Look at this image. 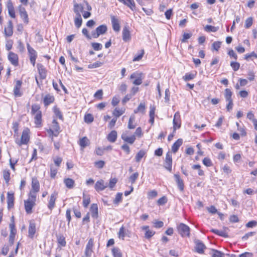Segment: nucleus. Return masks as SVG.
<instances>
[{
  "label": "nucleus",
  "mask_w": 257,
  "mask_h": 257,
  "mask_svg": "<svg viewBox=\"0 0 257 257\" xmlns=\"http://www.w3.org/2000/svg\"><path fill=\"white\" fill-rule=\"evenodd\" d=\"M4 178L6 182L8 183L10 179V173L9 170H4L3 172Z\"/></svg>",
  "instance_id": "3c124183"
},
{
  "label": "nucleus",
  "mask_w": 257,
  "mask_h": 257,
  "mask_svg": "<svg viewBox=\"0 0 257 257\" xmlns=\"http://www.w3.org/2000/svg\"><path fill=\"white\" fill-rule=\"evenodd\" d=\"M42 112L40 110L39 105L34 104L32 105L31 113L33 115L36 113Z\"/></svg>",
  "instance_id": "e433bc0d"
},
{
  "label": "nucleus",
  "mask_w": 257,
  "mask_h": 257,
  "mask_svg": "<svg viewBox=\"0 0 257 257\" xmlns=\"http://www.w3.org/2000/svg\"><path fill=\"white\" fill-rule=\"evenodd\" d=\"M9 227L10 229V234H16L17 232V230L15 228V223H10L9 224Z\"/></svg>",
  "instance_id": "774afa93"
},
{
  "label": "nucleus",
  "mask_w": 257,
  "mask_h": 257,
  "mask_svg": "<svg viewBox=\"0 0 257 257\" xmlns=\"http://www.w3.org/2000/svg\"><path fill=\"white\" fill-rule=\"evenodd\" d=\"M174 177L175 179V181L177 184L178 187L181 191H183L184 190V182L182 179H181L180 176L178 174H175Z\"/></svg>",
  "instance_id": "aec40b11"
},
{
  "label": "nucleus",
  "mask_w": 257,
  "mask_h": 257,
  "mask_svg": "<svg viewBox=\"0 0 257 257\" xmlns=\"http://www.w3.org/2000/svg\"><path fill=\"white\" fill-rule=\"evenodd\" d=\"M93 246V240L92 238L89 239L86 245L85 253L87 256H91L92 255V247Z\"/></svg>",
  "instance_id": "4468645a"
},
{
  "label": "nucleus",
  "mask_w": 257,
  "mask_h": 257,
  "mask_svg": "<svg viewBox=\"0 0 257 257\" xmlns=\"http://www.w3.org/2000/svg\"><path fill=\"white\" fill-rule=\"evenodd\" d=\"M8 59L11 62V64L14 66L18 65V56L17 54L11 52L8 55Z\"/></svg>",
  "instance_id": "dca6fc26"
},
{
  "label": "nucleus",
  "mask_w": 257,
  "mask_h": 257,
  "mask_svg": "<svg viewBox=\"0 0 257 257\" xmlns=\"http://www.w3.org/2000/svg\"><path fill=\"white\" fill-rule=\"evenodd\" d=\"M17 49L19 50V51L22 53L24 52L25 48L24 44L21 41H19L18 42V46Z\"/></svg>",
  "instance_id": "69168bd1"
},
{
  "label": "nucleus",
  "mask_w": 257,
  "mask_h": 257,
  "mask_svg": "<svg viewBox=\"0 0 257 257\" xmlns=\"http://www.w3.org/2000/svg\"><path fill=\"white\" fill-rule=\"evenodd\" d=\"M172 159L171 153L168 152L165 158V168L171 171L172 170Z\"/></svg>",
  "instance_id": "ddd939ff"
},
{
  "label": "nucleus",
  "mask_w": 257,
  "mask_h": 257,
  "mask_svg": "<svg viewBox=\"0 0 257 257\" xmlns=\"http://www.w3.org/2000/svg\"><path fill=\"white\" fill-rule=\"evenodd\" d=\"M14 193L8 192L7 194V203L9 208H12L14 206Z\"/></svg>",
  "instance_id": "b1692460"
},
{
  "label": "nucleus",
  "mask_w": 257,
  "mask_h": 257,
  "mask_svg": "<svg viewBox=\"0 0 257 257\" xmlns=\"http://www.w3.org/2000/svg\"><path fill=\"white\" fill-rule=\"evenodd\" d=\"M36 224L33 222H30L29 223L28 236L29 237L33 238L36 232Z\"/></svg>",
  "instance_id": "6ab92c4d"
},
{
  "label": "nucleus",
  "mask_w": 257,
  "mask_h": 257,
  "mask_svg": "<svg viewBox=\"0 0 257 257\" xmlns=\"http://www.w3.org/2000/svg\"><path fill=\"white\" fill-rule=\"evenodd\" d=\"M92 46L93 49L95 51H98L102 49V46L101 44L98 43H92Z\"/></svg>",
  "instance_id": "0e129e2a"
},
{
  "label": "nucleus",
  "mask_w": 257,
  "mask_h": 257,
  "mask_svg": "<svg viewBox=\"0 0 257 257\" xmlns=\"http://www.w3.org/2000/svg\"><path fill=\"white\" fill-rule=\"evenodd\" d=\"M131 37L128 28L127 26H125L122 30V40L124 42H128L131 40Z\"/></svg>",
  "instance_id": "a211bd4d"
},
{
  "label": "nucleus",
  "mask_w": 257,
  "mask_h": 257,
  "mask_svg": "<svg viewBox=\"0 0 257 257\" xmlns=\"http://www.w3.org/2000/svg\"><path fill=\"white\" fill-rule=\"evenodd\" d=\"M146 153L143 150L140 151L136 156V161L137 162H139L142 158L145 156Z\"/></svg>",
  "instance_id": "37998d69"
},
{
  "label": "nucleus",
  "mask_w": 257,
  "mask_h": 257,
  "mask_svg": "<svg viewBox=\"0 0 257 257\" xmlns=\"http://www.w3.org/2000/svg\"><path fill=\"white\" fill-rule=\"evenodd\" d=\"M84 7L81 4L75 3L74 4L73 11L76 15V16H81V13L83 12Z\"/></svg>",
  "instance_id": "412c9836"
},
{
  "label": "nucleus",
  "mask_w": 257,
  "mask_h": 257,
  "mask_svg": "<svg viewBox=\"0 0 257 257\" xmlns=\"http://www.w3.org/2000/svg\"><path fill=\"white\" fill-rule=\"evenodd\" d=\"M252 21H253V20L251 17L248 18L245 20L244 27L247 29L250 27L251 26V25H252Z\"/></svg>",
  "instance_id": "5fc2aeb1"
},
{
  "label": "nucleus",
  "mask_w": 257,
  "mask_h": 257,
  "mask_svg": "<svg viewBox=\"0 0 257 257\" xmlns=\"http://www.w3.org/2000/svg\"><path fill=\"white\" fill-rule=\"evenodd\" d=\"M129 134L130 132L128 131H125L122 133L121 138L124 142L130 144H133L136 139L135 135H132L129 137Z\"/></svg>",
  "instance_id": "0eeeda50"
},
{
  "label": "nucleus",
  "mask_w": 257,
  "mask_h": 257,
  "mask_svg": "<svg viewBox=\"0 0 257 257\" xmlns=\"http://www.w3.org/2000/svg\"><path fill=\"white\" fill-rule=\"evenodd\" d=\"M232 94V93L229 89H228V88L225 89V92H224V96H225V98L227 101L232 100V99L231 98Z\"/></svg>",
  "instance_id": "4c0bfd02"
},
{
  "label": "nucleus",
  "mask_w": 257,
  "mask_h": 257,
  "mask_svg": "<svg viewBox=\"0 0 257 257\" xmlns=\"http://www.w3.org/2000/svg\"><path fill=\"white\" fill-rule=\"evenodd\" d=\"M204 30L206 32H215L218 30V27H216L214 26H212L211 25H206L204 27Z\"/></svg>",
  "instance_id": "c03bdc74"
},
{
  "label": "nucleus",
  "mask_w": 257,
  "mask_h": 257,
  "mask_svg": "<svg viewBox=\"0 0 257 257\" xmlns=\"http://www.w3.org/2000/svg\"><path fill=\"white\" fill-rule=\"evenodd\" d=\"M139 177V173L138 172H136L132 174L130 177H129V181L131 182V184H133L135 183L136 180Z\"/></svg>",
  "instance_id": "de8ad7c7"
},
{
  "label": "nucleus",
  "mask_w": 257,
  "mask_h": 257,
  "mask_svg": "<svg viewBox=\"0 0 257 257\" xmlns=\"http://www.w3.org/2000/svg\"><path fill=\"white\" fill-rule=\"evenodd\" d=\"M107 28L106 25H101L98 27L95 31L91 32L92 37L97 38L100 35L104 34L107 31Z\"/></svg>",
  "instance_id": "7ed1b4c3"
},
{
  "label": "nucleus",
  "mask_w": 257,
  "mask_h": 257,
  "mask_svg": "<svg viewBox=\"0 0 257 257\" xmlns=\"http://www.w3.org/2000/svg\"><path fill=\"white\" fill-rule=\"evenodd\" d=\"M47 132L49 134L50 137L51 138L52 141H53V137H57L60 133V132H57L53 130L52 129H49L47 131Z\"/></svg>",
  "instance_id": "a18cd8bd"
},
{
  "label": "nucleus",
  "mask_w": 257,
  "mask_h": 257,
  "mask_svg": "<svg viewBox=\"0 0 257 257\" xmlns=\"http://www.w3.org/2000/svg\"><path fill=\"white\" fill-rule=\"evenodd\" d=\"M107 140L111 143L115 142L117 139V132L115 131H112L107 136Z\"/></svg>",
  "instance_id": "2f4dec72"
},
{
  "label": "nucleus",
  "mask_w": 257,
  "mask_h": 257,
  "mask_svg": "<svg viewBox=\"0 0 257 257\" xmlns=\"http://www.w3.org/2000/svg\"><path fill=\"white\" fill-rule=\"evenodd\" d=\"M130 79H135L133 83L136 85H140L142 83V73H133L130 76Z\"/></svg>",
  "instance_id": "6e6552de"
},
{
  "label": "nucleus",
  "mask_w": 257,
  "mask_h": 257,
  "mask_svg": "<svg viewBox=\"0 0 257 257\" xmlns=\"http://www.w3.org/2000/svg\"><path fill=\"white\" fill-rule=\"evenodd\" d=\"M22 82L21 80H17L16 82V85L14 89V93L15 96L20 97L22 95V93L20 91Z\"/></svg>",
  "instance_id": "f3484780"
},
{
  "label": "nucleus",
  "mask_w": 257,
  "mask_h": 257,
  "mask_svg": "<svg viewBox=\"0 0 257 257\" xmlns=\"http://www.w3.org/2000/svg\"><path fill=\"white\" fill-rule=\"evenodd\" d=\"M135 121V115H131L130 117L128 123V128L129 129H134L136 127V124H134V122Z\"/></svg>",
  "instance_id": "c9c22d12"
},
{
  "label": "nucleus",
  "mask_w": 257,
  "mask_h": 257,
  "mask_svg": "<svg viewBox=\"0 0 257 257\" xmlns=\"http://www.w3.org/2000/svg\"><path fill=\"white\" fill-rule=\"evenodd\" d=\"M122 193H118L115 196V199L113 200V203L115 204H118L121 201L122 199Z\"/></svg>",
  "instance_id": "13d9d810"
},
{
  "label": "nucleus",
  "mask_w": 257,
  "mask_h": 257,
  "mask_svg": "<svg viewBox=\"0 0 257 257\" xmlns=\"http://www.w3.org/2000/svg\"><path fill=\"white\" fill-rule=\"evenodd\" d=\"M37 68L41 78L42 79H45L46 77V71L44 66L41 64H38Z\"/></svg>",
  "instance_id": "5701e85b"
},
{
  "label": "nucleus",
  "mask_w": 257,
  "mask_h": 257,
  "mask_svg": "<svg viewBox=\"0 0 257 257\" xmlns=\"http://www.w3.org/2000/svg\"><path fill=\"white\" fill-rule=\"evenodd\" d=\"M50 176L52 178H55L58 171V168L54 167L53 165H50Z\"/></svg>",
  "instance_id": "58836bf2"
},
{
  "label": "nucleus",
  "mask_w": 257,
  "mask_h": 257,
  "mask_svg": "<svg viewBox=\"0 0 257 257\" xmlns=\"http://www.w3.org/2000/svg\"><path fill=\"white\" fill-rule=\"evenodd\" d=\"M195 247L194 249L195 251L199 253H202L204 251V249L206 248L204 243L199 240H195Z\"/></svg>",
  "instance_id": "9b49d317"
},
{
  "label": "nucleus",
  "mask_w": 257,
  "mask_h": 257,
  "mask_svg": "<svg viewBox=\"0 0 257 257\" xmlns=\"http://www.w3.org/2000/svg\"><path fill=\"white\" fill-rule=\"evenodd\" d=\"M34 116L35 123L37 126H39L42 123V112L33 114Z\"/></svg>",
  "instance_id": "72a5a7b5"
},
{
  "label": "nucleus",
  "mask_w": 257,
  "mask_h": 257,
  "mask_svg": "<svg viewBox=\"0 0 257 257\" xmlns=\"http://www.w3.org/2000/svg\"><path fill=\"white\" fill-rule=\"evenodd\" d=\"M228 229L227 228H224L223 230H218V229H212L211 230V231L213 232L214 233L217 234L220 236L222 237H227L228 236L227 232L226 230Z\"/></svg>",
  "instance_id": "bb28decb"
},
{
  "label": "nucleus",
  "mask_w": 257,
  "mask_h": 257,
  "mask_svg": "<svg viewBox=\"0 0 257 257\" xmlns=\"http://www.w3.org/2000/svg\"><path fill=\"white\" fill-rule=\"evenodd\" d=\"M82 23V19L81 18V16H77L74 19V24L75 26L79 28L81 27Z\"/></svg>",
  "instance_id": "a19ab883"
},
{
  "label": "nucleus",
  "mask_w": 257,
  "mask_h": 257,
  "mask_svg": "<svg viewBox=\"0 0 257 257\" xmlns=\"http://www.w3.org/2000/svg\"><path fill=\"white\" fill-rule=\"evenodd\" d=\"M58 242L62 246L66 245L65 238L63 235H59L57 237Z\"/></svg>",
  "instance_id": "09e8293b"
},
{
  "label": "nucleus",
  "mask_w": 257,
  "mask_h": 257,
  "mask_svg": "<svg viewBox=\"0 0 257 257\" xmlns=\"http://www.w3.org/2000/svg\"><path fill=\"white\" fill-rule=\"evenodd\" d=\"M54 97L53 96L48 94L45 95V96L44 98L43 102L45 106H48L50 104L53 103L54 101Z\"/></svg>",
  "instance_id": "cd10ccee"
},
{
  "label": "nucleus",
  "mask_w": 257,
  "mask_h": 257,
  "mask_svg": "<svg viewBox=\"0 0 257 257\" xmlns=\"http://www.w3.org/2000/svg\"><path fill=\"white\" fill-rule=\"evenodd\" d=\"M40 190V184L38 180L36 178H32V190L29 194L32 193H35L37 195V192H39Z\"/></svg>",
  "instance_id": "f8f14e48"
},
{
  "label": "nucleus",
  "mask_w": 257,
  "mask_h": 257,
  "mask_svg": "<svg viewBox=\"0 0 257 257\" xmlns=\"http://www.w3.org/2000/svg\"><path fill=\"white\" fill-rule=\"evenodd\" d=\"M195 75L192 73H186L183 77V79L186 81H189L194 78Z\"/></svg>",
  "instance_id": "8fccbe9b"
},
{
  "label": "nucleus",
  "mask_w": 257,
  "mask_h": 257,
  "mask_svg": "<svg viewBox=\"0 0 257 257\" xmlns=\"http://www.w3.org/2000/svg\"><path fill=\"white\" fill-rule=\"evenodd\" d=\"M13 24L11 21H9L7 27L5 29V34L6 36L10 37L13 35Z\"/></svg>",
  "instance_id": "4be33fe9"
},
{
  "label": "nucleus",
  "mask_w": 257,
  "mask_h": 257,
  "mask_svg": "<svg viewBox=\"0 0 257 257\" xmlns=\"http://www.w3.org/2000/svg\"><path fill=\"white\" fill-rule=\"evenodd\" d=\"M85 121L87 123H91L93 121V117L91 114H87L84 117Z\"/></svg>",
  "instance_id": "052dcab7"
},
{
  "label": "nucleus",
  "mask_w": 257,
  "mask_h": 257,
  "mask_svg": "<svg viewBox=\"0 0 257 257\" xmlns=\"http://www.w3.org/2000/svg\"><path fill=\"white\" fill-rule=\"evenodd\" d=\"M110 18L113 30L117 32H119L120 28L119 20L114 16H111Z\"/></svg>",
  "instance_id": "2eb2a0df"
},
{
  "label": "nucleus",
  "mask_w": 257,
  "mask_h": 257,
  "mask_svg": "<svg viewBox=\"0 0 257 257\" xmlns=\"http://www.w3.org/2000/svg\"><path fill=\"white\" fill-rule=\"evenodd\" d=\"M144 54V51L143 50H142L141 51V53L139 54H138V55L136 56L134 58L133 61L134 62L140 61V60L142 59V57H143Z\"/></svg>",
  "instance_id": "680f3d73"
},
{
  "label": "nucleus",
  "mask_w": 257,
  "mask_h": 257,
  "mask_svg": "<svg viewBox=\"0 0 257 257\" xmlns=\"http://www.w3.org/2000/svg\"><path fill=\"white\" fill-rule=\"evenodd\" d=\"M142 229L145 231V237L147 238H151L155 234V232L153 230L149 229V226H143Z\"/></svg>",
  "instance_id": "c756f323"
},
{
  "label": "nucleus",
  "mask_w": 257,
  "mask_h": 257,
  "mask_svg": "<svg viewBox=\"0 0 257 257\" xmlns=\"http://www.w3.org/2000/svg\"><path fill=\"white\" fill-rule=\"evenodd\" d=\"M230 66L234 71H237L239 68L240 64L236 62H231Z\"/></svg>",
  "instance_id": "e2e57ef3"
},
{
  "label": "nucleus",
  "mask_w": 257,
  "mask_h": 257,
  "mask_svg": "<svg viewBox=\"0 0 257 257\" xmlns=\"http://www.w3.org/2000/svg\"><path fill=\"white\" fill-rule=\"evenodd\" d=\"M37 195L35 193L29 194V198L24 201L25 208L27 213L30 214L32 212V208L35 205Z\"/></svg>",
  "instance_id": "f257e3e1"
},
{
  "label": "nucleus",
  "mask_w": 257,
  "mask_h": 257,
  "mask_svg": "<svg viewBox=\"0 0 257 257\" xmlns=\"http://www.w3.org/2000/svg\"><path fill=\"white\" fill-rule=\"evenodd\" d=\"M173 127L174 130L176 128H179L180 127L181 124L179 120V115L178 112H176L173 119Z\"/></svg>",
  "instance_id": "c85d7f7f"
},
{
  "label": "nucleus",
  "mask_w": 257,
  "mask_h": 257,
  "mask_svg": "<svg viewBox=\"0 0 257 257\" xmlns=\"http://www.w3.org/2000/svg\"><path fill=\"white\" fill-rule=\"evenodd\" d=\"M202 162L203 164L206 167H210L212 166V163L211 160L207 157L204 158V159L202 161Z\"/></svg>",
  "instance_id": "6e6d98bb"
},
{
  "label": "nucleus",
  "mask_w": 257,
  "mask_h": 257,
  "mask_svg": "<svg viewBox=\"0 0 257 257\" xmlns=\"http://www.w3.org/2000/svg\"><path fill=\"white\" fill-rule=\"evenodd\" d=\"M105 164V162L103 161H98L94 163V165L96 167L99 169L102 168Z\"/></svg>",
  "instance_id": "338daca9"
},
{
  "label": "nucleus",
  "mask_w": 257,
  "mask_h": 257,
  "mask_svg": "<svg viewBox=\"0 0 257 257\" xmlns=\"http://www.w3.org/2000/svg\"><path fill=\"white\" fill-rule=\"evenodd\" d=\"M27 47L29 53V55L30 57V60L32 64L33 65V66L35 65V62L36 58L37 57V54L36 51L31 47L30 44L29 43H27Z\"/></svg>",
  "instance_id": "20e7f679"
},
{
  "label": "nucleus",
  "mask_w": 257,
  "mask_h": 257,
  "mask_svg": "<svg viewBox=\"0 0 257 257\" xmlns=\"http://www.w3.org/2000/svg\"><path fill=\"white\" fill-rule=\"evenodd\" d=\"M58 193L54 191L53 192L50 196V199L48 204V208L52 210L55 205V201L57 198Z\"/></svg>",
  "instance_id": "1a4fd4ad"
},
{
  "label": "nucleus",
  "mask_w": 257,
  "mask_h": 257,
  "mask_svg": "<svg viewBox=\"0 0 257 257\" xmlns=\"http://www.w3.org/2000/svg\"><path fill=\"white\" fill-rule=\"evenodd\" d=\"M209 254L211 255L212 257H222L224 256H230V257H236V255L235 254L230 255L229 253L213 249H209Z\"/></svg>",
  "instance_id": "39448f33"
},
{
  "label": "nucleus",
  "mask_w": 257,
  "mask_h": 257,
  "mask_svg": "<svg viewBox=\"0 0 257 257\" xmlns=\"http://www.w3.org/2000/svg\"><path fill=\"white\" fill-rule=\"evenodd\" d=\"M8 9L9 11V14L10 16L14 18L15 17V12L14 10V8L13 6L12 3L11 2H9L8 4Z\"/></svg>",
  "instance_id": "f704fd0d"
},
{
  "label": "nucleus",
  "mask_w": 257,
  "mask_h": 257,
  "mask_svg": "<svg viewBox=\"0 0 257 257\" xmlns=\"http://www.w3.org/2000/svg\"><path fill=\"white\" fill-rule=\"evenodd\" d=\"M64 183L66 186L69 189H72L75 185V181L71 178H66L64 180Z\"/></svg>",
  "instance_id": "473e14b6"
},
{
  "label": "nucleus",
  "mask_w": 257,
  "mask_h": 257,
  "mask_svg": "<svg viewBox=\"0 0 257 257\" xmlns=\"http://www.w3.org/2000/svg\"><path fill=\"white\" fill-rule=\"evenodd\" d=\"M108 186L107 183L105 182L104 180L101 179L98 180L94 186L95 190L99 192L100 191L104 190Z\"/></svg>",
  "instance_id": "9d476101"
},
{
  "label": "nucleus",
  "mask_w": 257,
  "mask_h": 257,
  "mask_svg": "<svg viewBox=\"0 0 257 257\" xmlns=\"http://www.w3.org/2000/svg\"><path fill=\"white\" fill-rule=\"evenodd\" d=\"M90 211L93 218H96L98 217V206L96 204L93 203L91 205Z\"/></svg>",
  "instance_id": "a878e982"
},
{
  "label": "nucleus",
  "mask_w": 257,
  "mask_h": 257,
  "mask_svg": "<svg viewBox=\"0 0 257 257\" xmlns=\"http://www.w3.org/2000/svg\"><path fill=\"white\" fill-rule=\"evenodd\" d=\"M126 4L125 5L127 6L132 10H134V8L135 7V3L134 0H126Z\"/></svg>",
  "instance_id": "bf43d9fd"
},
{
  "label": "nucleus",
  "mask_w": 257,
  "mask_h": 257,
  "mask_svg": "<svg viewBox=\"0 0 257 257\" xmlns=\"http://www.w3.org/2000/svg\"><path fill=\"white\" fill-rule=\"evenodd\" d=\"M145 110V103H141L138 106V108L134 110V113H137L139 112L144 113Z\"/></svg>",
  "instance_id": "79ce46f5"
},
{
  "label": "nucleus",
  "mask_w": 257,
  "mask_h": 257,
  "mask_svg": "<svg viewBox=\"0 0 257 257\" xmlns=\"http://www.w3.org/2000/svg\"><path fill=\"white\" fill-rule=\"evenodd\" d=\"M124 109H119L116 107L115 108L112 113L113 115H114L116 117H118L124 112Z\"/></svg>",
  "instance_id": "ea45409f"
},
{
  "label": "nucleus",
  "mask_w": 257,
  "mask_h": 257,
  "mask_svg": "<svg viewBox=\"0 0 257 257\" xmlns=\"http://www.w3.org/2000/svg\"><path fill=\"white\" fill-rule=\"evenodd\" d=\"M112 251L114 257H121L122 256L120 250L117 248H114Z\"/></svg>",
  "instance_id": "864d4df0"
},
{
  "label": "nucleus",
  "mask_w": 257,
  "mask_h": 257,
  "mask_svg": "<svg viewBox=\"0 0 257 257\" xmlns=\"http://www.w3.org/2000/svg\"><path fill=\"white\" fill-rule=\"evenodd\" d=\"M178 230L179 233L182 236H189L190 234L189 227L183 223H180L178 226Z\"/></svg>",
  "instance_id": "423d86ee"
},
{
  "label": "nucleus",
  "mask_w": 257,
  "mask_h": 257,
  "mask_svg": "<svg viewBox=\"0 0 257 257\" xmlns=\"http://www.w3.org/2000/svg\"><path fill=\"white\" fill-rule=\"evenodd\" d=\"M221 44V42L219 41L214 42L212 45L213 50L218 51L220 48Z\"/></svg>",
  "instance_id": "603ef678"
},
{
  "label": "nucleus",
  "mask_w": 257,
  "mask_h": 257,
  "mask_svg": "<svg viewBox=\"0 0 257 257\" xmlns=\"http://www.w3.org/2000/svg\"><path fill=\"white\" fill-rule=\"evenodd\" d=\"M90 202V199L89 197H86L83 193V204L84 207H87Z\"/></svg>",
  "instance_id": "49530a36"
},
{
  "label": "nucleus",
  "mask_w": 257,
  "mask_h": 257,
  "mask_svg": "<svg viewBox=\"0 0 257 257\" xmlns=\"http://www.w3.org/2000/svg\"><path fill=\"white\" fill-rule=\"evenodd\" d=\"M29 133L30 131L28 128L24 129L22 133L21 140H16V143L19 146H21L23 144H27L30 139Z\"/></svg>",
  "instance_id": "f03ea898"
},
{
  "label": "nucleus",
  "mask_w": 257,
  "mask_h": 257,
  "mask_svg": "<svg viewBox=\"0 0 257 257\" xmlns=\"http://www.w3.org/2000/svg\"><path fill=\"white\" fill-rule=\"evenodd\" d=\"M89 144V140L86 137H84L80 139L79 141V145H80L82 150H83L86 147L88 146Z\"/></svg>",
  "instance_id": "393cba45"
},
{
  "label": "nucleus",
  "mask_w": 257,
  "mask_h": 257,
  "mask_svg": "<svg viewBox=\"0 0 257 257\" xmlns=\"http://www.w3.org/2000/svg\"><path fill=\"white\" fill-rule=\"evenodd\" d=\"M183 140L181 139L177 140L172 146V151L174 153H176L179 147L182 145Z\"/></svg>",
  "instance_id": "7c9ffc66"
},
{
  "label": "nucleus",
  "mask_w": 257,
  "mask_h": 257,
  "mask_svg": "<svg viewBox=\"0 0 257 257\" xmlns=\"http://www.w3.org/2000/svg\"><path fill=\"white\" fill-rule=\"evenodd\" d=\"M51 129L57 132H60V126L58 123L55 119L53 120V125Z\"/></svg>",
  "instance_id": "4d7b16f0"
}]
</instances>
